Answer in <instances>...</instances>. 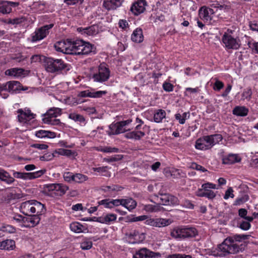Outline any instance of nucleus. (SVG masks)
I'll return each mask as SVG.
<instances>
[{
	"mask_svg": "<svg viewBox=\"0 0 258 258\" xmlns=\"http://www.w3.org/2000/svg\"><path fill=\"white\" fill-rule=\"evenodd\" d=\"M21 213L27 215L24 217L19 214H15L11 217L21 227L31 228L36 226L40 222V215L45 211L44 206L36 200H29L21 203L20 206Z\"/></svg>",
	"mask_w": 258,
	"mask_h": 258,
	"instance_id": "nucleus-1",
	"label": "nucleus"
},
{
	"mask_svg": "<svg viewBox=\"0 0 258 258\" xmlns=\"http://www.w3.org/2000/svg\"><path fill=\"white\" fill-rule=\"evenodd\" d=\"M239 239L236 237H228L219 245L218 250L220 256H225L227 254H234L242 251L243 247Z\"/></svg>",
	"mask_w": 258,
	"mask_h": 258,
	"instance_id": "nucleus-2",
	"label": "nucleus"
},
{
	"mask_svg": "<svg viewBox=\"0 0 258 258\" xmlns=\"http://www.w3.org/2000/svg\"><path fill=\"white\" fill-rule=\"evenodd\" d=\"M43 66L45 70L48 73H58L62 70H70V66L61 59H55L52 57H46L44 59Z\"/></svg>",
	"mask_w": 258,
	"mask_h": 258,
	"instance_id": "nucleus-3",
	"label": "nucleus"
},
{
	"mask_svg": "<svg viewBox=\"0 0 258 258\" xmlns=\"http://www.w3.org/2000/svg\"><path fill=\"white\" fill-rule=\"evenodd\" d=\"M69 187L61 183L46 184L43 185V192L48 196L56 197L65 194Z\"/></svg>",
	"mask_w": 258,
	"mask_h": 258,
	"instance_id": "nucleus-4",
	"label": "nucleus"
},
{
	"mask_svg": "<svg viewBox=\"0 0 258 258\" xmlns=\"http://www.w3.org/2000/svg\"><path fill=\"white\" fill-rule=\"evenodd\" d=\"M146 238V233L137 229H131L125 233L124 239L132 244L142 243Z\"/></svg>",
	"mask_w": 258,
	"mask_h": 258,
	"instance_id": "nucleus-5",
	"label": "nucleus"
},
{
	"mask_svg": "<svg viewBox=\"0 0 258 258\" xmlns=\"http://www.w3.org/2000/svg\"><path fill=\"white\" fill-rule=\"evenodd\" d=\"M22 90L21 84L17 81H9L0 85V96L6 99L9 96L8 93H16Z\"/></svg>",
	"mask_w": 258,
	"mask_h": 258,
	"instance_id": "nucleus-6",
	"label": "nucleus"
},
{
	"mask_svg": "<svg viewBox=\"0 0 258 258\" xmlns=\"http://www.w3.org/2000/svg\"><path fill=\"white\" fill-rule=\"evenodd\" d=\"M222 41L227 49H237L240 46L239 39L233 36L232 31L229 29H228L223 34Z\"/></svg>",
	"mask_w": 258,
	"mask_h": 258,
	"instance_id": "nucleus-7",
	"label": "nucleus"
},
{
	"mask_svg": "<svg viewBox=\"0 0 258 258\" xmlns=\"http://www.w3.org/2000/svg\"><path fill=\"white\" fill-rule=\"evenodd\" d=\"M110 77V71L105 63H101L98 71L92 75V79L94 82L102 83L107 81Z\"/></svg>",
	"mask_w": 258,
	"mask_h": 258,
	"instance_id": "nucleus-8",
	"label": "nucleus"
},
{
	"mask_svg": "<svg viewBox=\"0 0 258 258\" xmlns=\"http://www.w3.org/2000/svg\"><path fill=\"white\" fill-rule=\"evenodd\" d=\"M75 45V54H88L91 52H94L95 51V47L94 45L82 40H76Z\"/></svg>",
	"mask_w": 258,
	"mask_h": 258,
	"instance_id": "nucleus-9",
	"label": "nucleus"
},
{
	"mask_svg": "<svg viewBox=\"0 0 258 258\" xmlns=\"http://www.w3.org/2000/svg\"><path fill=\"white\" fill-rule=\"evenodd\" d=\"M132 121V119H127L124 121L113 122L109 126L108 134L109 135H117L124 132L127 130V126Z\"/></svg>",
	"mask_w": 258,
	"mask_h": 258,
	"instance_id": "nucleus-10",
	"label": "nucleus"
},
{
	"mask_svg": "<svg viewBox=\"0 0 258 258\" xmlns=\"http://www.w3.org/2000/svg\"><path fill=\"white\" fill-rule=\"evenodd\" d=\"M149 131V127L147 125L138 124L134 131L127 133L125 137L130 139L138 140L145 136L146 133Z\"/></svg>",
	"mask_w": 258,
	"mask_h": 258,
	"instance_id": "nucleus-11",
	"label": "nucleus"
},
{
	"mask_svg": "<svg viewBox=\"0 0 258 258\" xmlns=\"http://www.w3.org/2000/svg\"><path fill=\"white\" fill-rule=\"evenodd\" d=\"M144 223L150 226L161 228L169 225L171 221L169 219L166 218H154L148 217V219L144 222Z\"/></svg>",
	"mask_w": 258,
	"mask_h": 258,
	"instance_id": "nucleus-12",
	"label": "nucleus"
},
{
	"mask_svg": "<svg viewBox=\"0 0 258 258\" xmlns=\"http://www.w3.org/2000/svg\"><path fill=\"white\" fill-rule=\"evenodd\" d=\"M53 27L52 24L45 25L35 30L32 34L33 41H37L44 38L49 33V30Z\"/></svg>",
	"mask_w": 258,
	"mask_h": 258,
	"instance_id": "nucleus-13",
	"label": "nucleus"
},
{
	"mask_svg": "<svg viewBox=\"0 0 258 258\" xmlns=\"http://www.w3.org/2000/svg\"><path fill=\"white\" fill-rule=\"evenodd\" d=\"M199 17L205 22L211 24L214 16V12L212 9L204 6L199 11Z\"/></svg>",
	"mask_w": 258,
	"mask_h": 258,
	"instance_id": "nucleus-14",
	"label": "nucleus"
},
{
	"mask_svg": "<svg viewBox=\"0 0 258 258\" xmlns=\"http://www.w3.org/2000/svg\"><path fill=\"white\" fill-rule=\"evenodd\" d=\"M147 6L146 0H138L132 4L130 11L134 15L138 16L145 12Z\"/></svg>",
	"mask_w": 258,
	"mask_h": 258,
	"instance_id": "nucleus-15",
	"label": "nucleus"
},
{
	"mask_svg": "<svg viewBox=\"0 0 258 258\" xmlns=\"http://www.w3.org/2000/svg\"><path fill=\"white\" fill-rule=\"evenodd\" d=\"M18 120L20 122L26 123L34 118L35 114L28 109H19L17 110Z\"/></svg>",
	"mask_w": 258,
	"mask_h": 258,
	"instance_id": "nucleus-16",
	"label": "nucleus"
},
{
	"mask_svg": "<svg viewBox=\"0 0 258 258\" xmlns=\"http://www.w3.org/2000/svg\"><path fill=\"white\" fill-rule=\"evenodd\" d=\"M19 4L17 2L0 1V13L3 14H7L11 12L12 8L18 6Z\"/></svg>",
	"mask_w": 258,
	"mask_h": 258,
	"instance_id": "nucleus-17",
	"label": "nucleus"
},
{
	"mask_svg": "<svg viewBox=\"0 0 258 258\" xmlns=\"http://www.w3.org/2000/svg\"><path fill=\"white\" fill-rule=\"evenodd\" d=\"M26 71L21 68H12L5 71V75L13 78H23L25 76Z\"/></svg>",
	"mask_w": 258,
	"mask_h": 258,
	"instance_id": "nucleus-18",
	"label": "nucleus"
},
{
	"mask_svg": "<svg viewBox=\"0 0 258 258\" xmlns=\"http://www.w3.org/2000/svg\"><path fill=\"white\" fill-rule=\"evenodd\" d=\"M209 149L218 144L222 139V136L220 134H214L209 136H205Z\"/></svg>",
	"mask_w": 258,
	"mask_h": 258,
	"instance_id": "nucleus-19",
	"label": "nucleus"
},
{
	"mask_svg": "<svg viewBox=\"0 0 258 258\" xmlns=\"http://www.w3.org/2000/svg\"><path fill=\"white\" fill-rule=\"evenodd\" d=\"M123 0H104L103 7L107 10H115L119 7Z\"/></svg>",
	"mask_w": 258,
	"mask_h": 258,
	"instance_id": "nucleus-20",
	"label": "nucleus"
},
{
	"mask_svg": "<svg viewBox=\"0 0 258 258\" xmlns=\"http://www.w3.org/2000/svg\"><path fill=\"white\" fill-rule=\"evenodd\" d=\"M117 219V215L112 213L103 214L98 218V221L103 224H110Z\"/></svg>",
	"mask_w": 258,
	"mask_h": 258,
	"instance_id": "nucleus-21",
	"label": "nucleus"
},
{
	"mask_svg": "<svg viewBox=\"0 0 258 258\" xmlns=\"http://www.w3.org/2000/svg\"><path fill=\"white\" fill-rule=\"evenodd\" d=\"M62 113V109L58 107H52L47 110V111L43 114V118H56L60 116Z\"/></svg>",
	"mask_w": 258,
	"mask_h": 258,
	"instance_id": "nucleus-22",
	"label": "nucleus"
},
{
	"mask_svg": "<svg viewBox=\"0 0 258 258\" xmlns=\"http://www.w3.org/2000/svg\"><path fill=\"white\" fill-rule=\"evenodd\" d=\"M131 39L136 43H141L144 40V36L142 29L140 28H137L134 30L132 35Z\"/></svg>",
	"mask_w": 258,
	"mask_h": 258,
	"instance_id": "nucleus-23",
	"label": "nucleus"
},
{
	"mask_svg": "<svg viewBox=\"0 0 258 258\" xmlns=\"http://www.w3.org/2000/svg\"><path fill=\"white\" fill-rule=\"evenodd\" d=\"M0 180L8 184H11L15 181L14 178L2 168H0Z\"/></svg>",
	"mask_w": 258,
	"mask_h": 258,
	"instance_id": "nucleus-24",
	"label": "nucleus"
},
{
	"mask_svg": "<svg viewBox=\"0 0 258 258\" xmlns=\"http://www.w3.org/2000/svg\"><path fill=\"white\" fill-rule=\"evenodd\" d=\"M171 236L177 240L183 239V226L176 227L170 232Z\"/></svg>",
	"mask_w": 258,
	"mask_h": 258,
	"instance_id": "nucleus-25",
	"label": "nucleus"
},
{
	"mask_svg": "<svg viewBox=\"0 0 258 258\" xmlns=\"http://www.w3.org/2000/svg\"><path fill=\"white\" fill-rule=\"evenodd\" d=\"M198 234V232L195 227L183 226V239L195 237Z\"/></svg>",
	"mask_w": 258,
	"mask_h": 258,
	"instance_id": "nucleus-26",
	"label": "nucleus"
},
{
	"mask_svg": "<svg viewBox=\"0 0 258 258\" xmlns=\"http://www.w3.org/2000/svg\"><path fill=\"white\" fill-rule=\"evenodd\" d=\"M77 31L82 34L86 36L93 35L97 33L96 27L94 25L89 27H80L77 29Z\"/></svg>",
	"mask_w": 258,
	"mask_h": 258,
	"instance_id": "nucleus-27",
	"label": "nucleus"
},
{
	"mask_svg": "<svg viewBox=\"0 0 258 258\" xmlns=\"http://www.w3.org/2000/svg\"><path fill=\"white\" fill-rule=\"evenodd\" d=\"M64 53L75 54L76 41H72L70 39L65 40Z\"/></svg>",
	"mask_w": 258,
	"mask_h": 258,
	"instance_id": "nucleus-28",
	"label": "nucleus"
},
{
	"mask_svg": "<svg viewBox=\"0 0 258 258\" xmlns=\"http://www.w3.org/2000/svg\"><path fill=\"white\" fill-rule=\"evenodd\" d=\"M195 148L198 150H206L210 149L205 136L198 139L195 143Z\"/></svg>",
	"mask_w": 258,
	"mask_h": 258,
	"instance_id": "nucleus-29",
	"label": "nucleus"
},
{
	"mask_svg": "<svg viewBox=\"0 0 258 258\" xmlns=\"http://www.w3.org/2000/svg\"><path fill=\"white\" fill-rule=\"evenodd\" d=\"M241 160L240 157L237 154H231L224 157L223 159L224 164H233L239 162Z\"/></svg>",
	"mask_w": 258,
	"mask_h": 258,
	"instance_id": "nucleus-30",
	"label": "nucleus"
},
{
	"mask_svg": "<svg viewBox=\"0 0 258 258\" xmlns=\"http://www.w3.org/2000/svg\"><path fill=\"white\" fill-rule=\"evenodd\" d=\"M55 153L58 155L66 156L67 157H75L77 155V152L69 149L59 148L55 150Z\"/></svg>",
	"mask_w": 258,
	"mask_h": 258,
	"instance_id": "nucleus-31",
	"label": "nucleus"
},
{
	"mask_svg": "<svg viewBox=\"0 0 258 258\" xmlns=\"http://www.w3.org/2000/svg\"><path fill=\"white\" fill-rule=\"evenodd\" d=\"M3 250H12L16 247L15 241L12 239H7L2 241Z\"/></svg>",
	"mask_w": 258,
	"mask_h": 258,
	"instance_id": "nucleus-32",
	"label": "nucleus"
},
{
	"mask_svg": "<svg viewBox=\"0 0 258 258\" xmlns=\"http://www.w3.org/2000/svg\"><path fill=\"white\" fill-rule=\"evenodd\" d=\"M166 112L163 109L157 110L154 114V120L157 123L161 122L166 117Z\"/></svg>",
	"mask_w": 258,
	"mask_h": 258,
	"instance_id": "nucleus-33",
	"label": "nucleus"
},
{
	"mask_svg": "<svg viewBox=\"0 0 258 258\" xmlns=\"http://www.w3.org/2000/svg\"><path fill=\"white\" fill-rule=\"evenodd\" d=\"M70 228L71 231L77 233L84 232L85 230L84 226L80 223L77 222L72 223L70 225Z\"/></svg>",
	"mask_w": 258,
	"mask_h": 258,
	"instance_id": "nucleus-34",
	"label": "nucleus"
},
{
	"mask_svg": "<svg viewBox=\"0 0 258 258\" xmlns=\"http://www.w3.org/2000/svg\"><path fill=\"white\" fill-rule=\"evenodd\" d=\"M248 112V109L244 106H236L233 110V113L237 116H245Z\"/></svg>",
	"mask_w": 258,
	"mask_h": 258,
	"instance_id": "nucleus-35",
	"label": "nucleus"
},
{
	"mask_svg": "<svg viewBox=\"0 0 258 258\" xmlns=\"http://www.w3.org/2000/svg\"><path fill=\"white\" fill-rule=\"evenodd\" d=\"M133 258H150L149 249L146 248L140 249L133 255Z\"/></svg>",
	"mask_w": 258,
	"mask_h": 258,
	"instance_id": "nucleus-36",
	"label": "nucleus"
},
{
	"mask_svg": "<svg viewBox=\"0 0 258 258\" xmlns=\"http://www.w3.org/2000/svg\"><path fill=\"white\" fill-rule=\"evenodd\" d=\"M123 203V207H125L129 211H131L137 206L136 202L132 198L124 199Z\"/></svg>",
	"mask_w": 258,
	"mask_h": 258,
	"instance_id": "nucleus-37",
	"label": "nucleus"
},
{
	"mask_svg": "<svg viewBox=\"0 0 258 258\" xmlns=\"http://www.w3.org/2000/svg\"><path fill=\"white\" fill-rule=\"evenodd\" d=\"M162 207L159 205L148 204L144 206V210L148 213H156L161 211Z\"/></svg>",
	"mask_w": 258,
	"mask_h": 258,
	"instance_id": "nucleus-38",
	"label": "nucleus"
},
{
	"mask_svg": "<svg viewBox=\"0 0 258 258\" xmlns=\"http://www.w3.org/2000/svg\"><path fill=\"white\" fill-rule=\"evenodd\" d=\"M190 114L189 112H184L182 114L176 113L175 115V119L178 121L180 124H184L185 120L189 118Z\"/></svg>",
	"mask_w": 258,
	"mask_h": 258,
	"instance_id": "nucleus-39",
	"label": "nucleus"
},
{
	"mask_svg": "<svg viewBox=\"0 0 258 258\" xmlns=\"http://www.w3.org/2000/svg\"><path fill=\"white\" fill-rule=\"evenodd\" d=\"M45 172V169H41L33 172H28V180H32L40 177Z\"/></svg>",
	"mask_w": 258,
	"mask_h": 258,
	"instance_id": "nucleus-40",
	"label": "nucleus"
},
{
	"mask_svg": "<svg viewBox=\"0 0 258 258\" xmlns=\"http://www.w3.org/2000/svg\"><path fill=\"white\" fill-rule=\"evenodd\" d=\"M88 177L82 173H75L74 182L77 183H82L88 180Z\"/></svg>",
	"mask_w": 258,
	"mask_h": 258,
	"instance_id": "nucleus-41",
	"label": "nucleus"
},
{
	"mask_svg": "<svg viewBox=\"0 0 258 258\" xmlns=\"http://www.w3.org/2000/svg\"><path fill=\"white\" fill-rule=\"evenodd\" d=\"M108 167L107 166H102L99 167H93L92 170L94 171L99 172L101 175L105 176H110V173L108 171Z\"/></svg>",
	"mask_w": 258,
	"mask_h": 258,
	"instance_id": "nucleus-42",
	"label": "nucleus"
},
{
	"mask_svg": "<svg viewBox=\"0 0 258 258\" xmlns=\"http://www.w3.org/2000/svg\"><path fill=\"white\" fill-rule=\"evenodd\" d=\"M97 150L99 151L104 153H117L119 151V149L118 148L110 146H100L99 147H97Z\"/></svg>",
	"mask_w": 258,
	"mask_h": 258,
	"instance_id": "nucleus-43",
	"label": "nucleus"
},
{
	"mask_svg": "<svg viewBox=\"0 0 258 258\" xmlns=\"http://www.w3.org/2000/svg\"><path fill=\"white\" fill-rule=\"evenodd\" d=\"M69 117L75 121H78L80 123L85 122V119L83 116L75 112L70 113L69 115Z\"/></svg>",
	"mask_w": 258,
	"mask_h": 258,
	"instance_id": "nucleus-44",
	"label": "nucleus"
},
{
	"mask_svg": "<svg viewBox=\"0 0 258 258\" xmlns=\"http://www.w3.org/2000/svg\"><path fill=\"white\" fill-rule=\"evenodd\" d=\"M169 197L166 195H161L160 197L157 198L158 205H168L170 204Z\"/></svg>",
	"mask_w": 258,
	"mask_h": 258,
	"instance_id": "nucleus-45",
	"label": "nucleus"
},
{
	"mask_svg": "<svg viewBox=\"0 0 258 258\" xmlns=\"http://www.w3.org/2000/svg\"><path fill=\"white\" fill-rule=\"evenodd\" d=\"M42 120L43 122L45 123L53 125H60L61 124L60 120L59 119H56V118L48 119L47 118H42Z\"/></svg>",
	"mask_w": 258,
	"mask_h": 258,
	"instance_id": "nucleus-46",
	"label": "nucleus"
},
{
	"mask_svg": "<svg viewBox=\"0 0 258 258\" xmlns=\"http://www.w3.org/2000/svg\"><path fill=\"white\" fill-rule=\"evenodd\" d=\"M0 230L5 232L14 233L16 232V228L12 225L4 224L0 226Z\"/></svg>",
	"mask_w": 258,
	"mask_h": 258,
	"instance_id": "nucleus-47",
	"label": "nucleus"
},
{
	"mask_svg": "<svg viewBox=\"0 0 258 258\" xmlns=\"http://www.w3.org/2000/svg\"><path fill=\"white\" fill-rule=\"evenodd\" d=\"M107 93L106 91H95L92 90L90 91V97L94 98H100L105 95Z\"/></svg>",
	"mask_w": 258,
	"mask_h": 258,
	"instance_id": "nucleus-48",
	"label": "nucleus"
},
{
	"mask_svg": "<svg viewBox=\"0 0 258 258\" xmlns=\"http://www.w3.org/2000/svg\"><path fill=\"white\" fill-rule=\"evenodd\" d=\"M81 248L83 250L90 249L92 246V242L88 239H84L80 244Z\"/></svg>",
	"mask_w": 258,
	"mask_h": 258,
	"instance_id": "nucleus-49",
	"label": "nucleus"
},
{
	"mask_svg": "<svg viewBox=\"0 0 258 258\" xmlns=\"http://www.w3.org/2000/svg\"><path fill=\"white\" fill-rule=\"evenodd\" d=\"M65 40H61L56 42L54 44V48L57 51L64 53Z\"/></svg>",
	"mask_w": 258,
	"mask_h": 258,
	"instance_id": "nucleus-50",
	"label": "nucleus"
},
{
	"mask_svg": "<svg viewBox=\"0 0 258 258\" xmlns=\"http://www.w3.org/2000/svg\"><path fill=\"white\" fill-rule=\"evenodd\" d=\"M13 175L14 178L28 180V172H21L13 171Z\"/></svg>",
	"mask_w": 258,
	"mask_h": 258,
	"instance_id": "nucleus-51",
	"label": "nucleus"
},
{
	"mask_svg": "<svg viewBox=\"0 0 258 258\" xmlns=\"http://www.w3.org/2000/svg\"><path fill=\"white\" fill-rule=\"evenodd\" d=\"M64 180L69 183L74 182L75 174L70 172H64L63 174Z\"/></svg>",
	"mask_w": 258,
	"mask_h": 258,
	"instance_id": "nucleus-52",
	"label": "nucleus"
},
{
	"mask_svg": "<svg viewBox=\"0 0 258 258\" xmlns=\"http://www.w3.org/2000/svg\"><path fill=\"white\" fill-rule=\"evenodd\" d=\"M252 95V91L250 88H246L245 89L242 93V100H249L251 97Z\"/></svg>",
	"mask_w": 258,
	"mask_h": 258,
	"instance_id": "nucleus-53",
	"label": "nucleus"
},
{
	"mask_svg": "<svg viewBox=\"0 0 258 258\" xmlns=\"http://www.w3.org/2000/svg\"><path fill=\"white\" fill-rule=\"evenodd\" d=\"M102 189L105 192L111 194L113 191L120 190V187L116 185L103 186Z\"/></svg>",
	"mask_w": 258,
	"mask_h": 258,
	"instance_id": "nucleus-54",
	"label": "nucleus"
},
{
	"mask_svg": "<svg viewBox=\"0 0 258 258\" xmlns=\"http://www.w3.org/2000/svg\"><path fill=\"white\" fill-rule=\"evenodd\" d=\"M200 90L198 87H196L195 88H186L185 91L184 92V95L185 96L189 97L190 96V94L191 93H196L198 92H199Z\"/></svg>",
	"mask_w": 258,
	"mask_h": 258,
	"instance_id": "nucleus-55",
	"label": "nucleus"
},
{
	"mask_svg": "<svg viewBox=\"0 0 258 258\" xmlns=\"http://www.w3.org/2000/svg\"><path fill=\"white\" fill-rule=\"evenodd\" d=\"M99 204L100 205H103L105 208L111 209L113 207L112 203L111 200L105 199L99 202Z\"/></svg>",
	"mask_w": 258,
	"mask_h": 258,
	"instance_id": "nucleus-56",
	"label": "nucleus"
},
{
	"mask_svg": "<svg viewBox=\"0 0 258 258\" xmlns=\"http://www.w3.org/2000/svg\"><path fill=\"white\" fill-rule=\"evenodd\" d=\"M202 187L205 191L210 190L209 189L217 188L216 184L212 183H210V182H207V183L203 184L202 185Z\"/></svg>",
	"mask_w": 258,
	"mask_h": 258,
	"instance_id": "nucleus-57",
	"label": "nucleus"
},
{
	"mask_svg": "<svg viewBox=\"0 0 258 258\" xmlns=\"http://www.w3.org/2000/svg\"><path fill=\"white\" fill-rule=\"evenodd\" d=\"M215 80L216 81L214 84L213 89L215 91H220L223 88L224 84L217 79H216Z\"/></svg>",
	"mask_w": 258,
	"mask_h": 258,
	"instance_id": "nucleus-58",
	"label": "nucleus"
},
{
	"mask_svg": "<svg viewBox=\"0 0 258 258\" xmlns=\"http://www.w3.org/2000/svg\"><path fill=\"white\" fill-rule=\"evenodd\" d=\"M233 190L232 187H229L225 192L224 198L225 200L228 199L229 198H234Z\"/></svg>",
	"mask_w": 258,
	"mask_h": 258,
	"instance_id": "nucleus-59",
	"label": "nucleus"
},
{
	"mask_svg": "<svg viewBox=\"0 0 258 258\" xmlns=\"http://www.w3.org/2000/svg\"><path fill=\"white\" fill-rule=\"evenodd\" d=\"M163 88L166 92H171L173 90V85L170 83L165 82L163 84Z\"/></svg>",
	"mask_w": 258,
	"mask_h": 258,
	"instance_id": "nucleus-60",
	"label": "nucleus"
},
{
	"mask_svg": "<svg viewBox=\"0 0 258 258\" xmlns=\"http://www.w3.org/2000/svg\"><path fill=\"white\" fill-rule=\"evenodd\" d=\"M31 147L40 150H46L48 147V146L46 144L39 143L33 144L31 145Z\"/></svg>",
	"mask_w": 258,
	"mask_h": 258,
	"instance_id": "nucleus-61",
	"label": "nucleus"
},
{
	"mask_svg": "<svg viewBox=\"0 0 258 258\" xmlns=\"http://www.w3.org/2000/svg\"><path fill=\"white\" fill-rule=\"evenodd\" d=\"M191 167L194 169H196L198 171H200L201 172H204L207 171V170L202 166L199 165L196 163H193L191 165Z\"/></svg>",
	"mask_w": 258,
	"mask_h": 258,
	"instance_id": "nucleus-62",
	"label": "nucleus"
},
{
	"mask_svg": "<svg viewBox=\"0 0 258 258\" xmlns=\"http://www.w3.org/2000/svg\"><path fill=\"white\" fill-rule=\"evenodd\" d=\"M148 219V216L147 215H142L137 217H135L132 218V221L133 222H137V221H146L147 219Z\"/></svg>",
	"mask_w": 258,
	"mask_h": 258,
	"instance_id": "nucleus-63",
	"label": "nucleus"
},
{
	"mask_svg": "<svg viewBox=\"0 0 258 258\" xmlns=\"http://www.w3.org/2000/svg\"><path fill=\"white\" fill-rule=\"evenodd\" d=\"M119 28L125 29L128 27V23L126 20L121 19L118 22Z\"/></svg>",
	"mask_w": 258,
	"mask_h": 258,
	"instance_id": "nucleus-64",
	"label": "nucleus"
}]
</instances>
